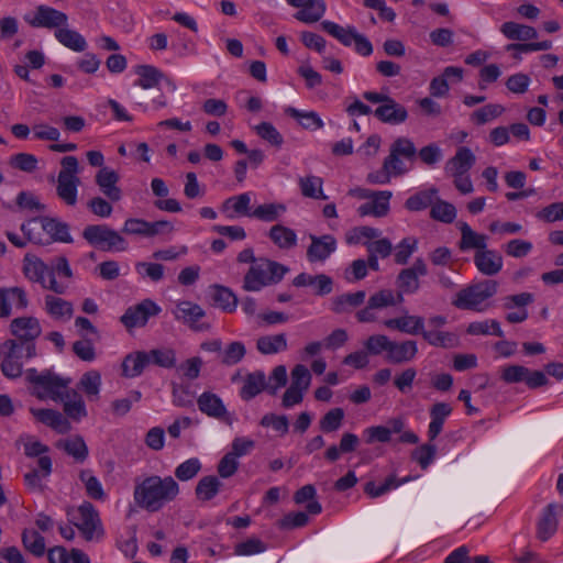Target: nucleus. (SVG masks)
Masks as SVG:
<instances>
[{"label": "nucleus", "instance_id": "1", "mask_svg": "<svg viewBox=\"0 0 563 563\" xmlns=\"http://www.w3.org/2000/svg\"><path fill=\"white\" fill-rule=\"evenodd\" d=\"M178 483L172 476L150 475L135 479L133 499L137 507L157 512L179 495Z\"/></svg>", "mask_w": 563, "mask_h": 563}, {"label": "nucleus", "instance_id": "2", "mask_svg": "<svg viewBox=\"0 0 563 563\" xmlns=\"http://www.w3.org/2000/svg\"><path fill=\"white\" fill-rule=\"evenodd\" d=\"M25 378L32 386L31 394L40 400L63 399L64 393L71 383L70 378L62 377L48 369L38 373L35 368H29L25 372Z\"/></svg>", "mask_w": 563, "mask_h": 563}, {"label": "nucleus", "instance_id": "3", "mask_svg": "<svg viewBox=\"0 0 563 563\" xmlns=\"http://www.w3.org/2000/svg\"><path fill=\"white\" fill-rule=\"evenodd\" d=\"M289 268L280 263L260 257L244 276L243 289L260 291L266 286L278 284Z\"/></svg>", "mask_w": 563, "mask_h": 563}, {"label": "nucleus", "instance_id": "4", "mask_svg": "<svg viewBox=\"0 0 563 563\" xmlns=\"http://www.w3.org/2000/svg\"><path fill=\"white\" fill-rule=\"evenodd\" d=\"M60 170L56 180V195L68 207H75L78 201L80 185L79 163L75 156H65L60 161Z\"/></svg>", "mask_w": 563, "mask_h": 563}, {"label": "nucleus", "instance_id": "5", "mask_svg": "<svg viewBox=\"0 0 563 563\" xmlns=\"http://www.w3.org/2000/svg\"><path fill=\"white\" fill-rule=\"evenodd\" d=\"M22 232L26 235L27 241L44 244L41 233L36 232L42 230L46 232L54 241L70 243L73 239L69 234V228L65 222L58 221L53 218H42L41 220L32 219L21 225Z\"/></svg>", "mask_w": 563, "mask_h": 563}, {"label": "nucleus", "instance_id": "6", "mask_svg": "<svg viewBox=\"0 0 563 563\" xmlns=\"http://www.w3.org/2000/svg\"><path fill=\"white\" fill-rule=\"evenodd\" d=\"M23 273L30 282L37 283L54 294L64 295L68 290V283L57 280L54 276L49 277V266L35 255L24 256Z\"/></svg>", "mask_w": 563, "mask_h": 563}, {"label": "nucleus", "instance_id": "7", "mask_svg": "<svg viewBox=\"0 0 563 563\" xmlns=\"http://www.w3.org/2000/svg\"><path fill=\"white\" fill-rule=\"evenodd\" d=\"M496 292L497 283L494 280H484L460 290L452 303L459 309L482 312L485 310L484 302Z\"/></svg>", "mask_w": 563, "mask_h": 563}, {"label": "nucleus", "instance_id": "8", "mask_svg": "<svg viewBox=\"0 0 563 563\" xmlns=\"http://www.w3.org/2000/svg\"><path fill=\"white\" fill-rule=\"evenodd\" d=\"M0 351L4 356L1 363L2 374L10 379H14L22 374L23 364L20 360L23 356L25 358L35 356V344L24 345L15 340H8L1 345Z\"/></svg>", "mask_w": 563, "mask_h": 563}, {"label": "nucleus", "instance_id": "9", "mask_svg": "<svg viewBox=\"0 0 563 563\" xmlns=\"http://www.w3.org/2000/svg\"><path fill=\"white\" fill-rule=\"evenodd\" d=\"M82 236L89 244L101 250L122 252L128 249L125 239L104 224L86 227Z\"/></svg>", "mask_w": 563, "mask_h": 563}, {"label": "nucleus", "instance_id": "10", "mask_svg": "<svg viewBox=\"0 0 563 563\" xmlns=\"http://www.w3.org/2000/svg\"><path fill=\"white\" fill-rule=\"evenodd\" d=\"M417 155V148L408 137H398L390 145L389 155L384 159L385 168L391 176H401L408 172V168L401 161V157L412 161Z\"/></svg>", "mask_w": 563, "mask_h": 563}, {"label": "nucleus", "instance_id": "11", "mask_svg": "<svg viewBox=\"0 0 563 563\" xmlns=\"http://www.w3.org/2000/svg\"><path fill=\"white\" fill-rule=\"evenodd\" d=\"M172 313L176 321L187 325L192 331H208L210 324L202 321L206 311L201 306L189 300L177 301Z\"/></svg>", "mask_w": 563, "mask_h": 563}, {"label": "nucleus", "instance_id": "12", "mask_svg": "<svg viewBox=\"0 0 563 563\" xmlns=\"http://www.w3.org/2000/svg\"><path fill=\"white\" fill-rule=\"evenodd\" d=\"M79 522L76 527L86 541L100 540L104 536V529L98 510L91 503L85 501L78 508Z\"/></svg>", "mask_w": 563, "mask_h": 563}, {"label": "nucleus", "instance_id": "13", "mask_svg": "<svg viewBox=\"0 0 563 563\" xmlns=\"http://www.w3.org/2000/svg\"><path fill=\"white\" fill-rule=\"evenodd\" d=\"M446 324V318L443 316H433L428 319V329L423 328V339L433 346L451 349L457 345L459 338L456 334L443 331Z\"/></svg>", "mask_w": 563, "mask_h": 563}, {"label": "nucleus", "instance_id": "14", "mask_svg": "<svg viewBox=\"0 0 563 563\" xmlns=\"http://www.w3.org/2000/svg\"><path fill=\"white\" fill-rule=\"evenodd\" d=\"M161 307L151 299H144L140 303L129 307L120 320L126 329L142 328L146 325L151 317L157 316Z\"/></svg>", "mask_w": 563, "mask_h": 563}, {"label": "nucleus", "instance_id": "15", "mask_svg": "<svg viewBox=\"0 0 563 563\" xmlns=\"http://www.w3.org/2000/svg\"><path fill=\"white\" fill-rule=\"evenodd\" d=\"M25 22L33 27L60 29L68 25V16L66 13L45 4H41L35 9L34 14L25 15Z\"/></svg>", "mask_w": 563, "mask_h": 563}, {"label": "nucleus", "instance_id": "16", "mask_svg": "<svg viewBox=\"0 0 563 563\" xmlns=\"http://www.w3.org/2000/svg\"><path fill=\"white\" fill-rule=\"evenodd\" d=\"M311 241L307 249V260L310 263L325 262L336 250V240L331 234H309Z\"/></svg>", "mask_w": 563, "mask_h": 563}, {"label": "nucleus", "instance_id": "17", "mask_svg": "<svg viewBox=\"0 0 563 563\" xmlns=\"http://www.w3.org/2000/svg\"><path fill=\"white\" fill-rule=\"evenodd\" d=\"M563 514V505L549 504L542 511L537 526V537L541 541L549 540L556 531L559 517Z\"/></svg>", "mask_w": 563, "mask_h": 563}, {"label": "nucleus", "instance_id": "18", "mask_svg": "<svg viewBox=\"0 0 563 563\" xmlns=\"http://www.w3.org/2000/svg\"><path fill=\"white\" fill-rule=\"evenodd\" d=\"M197 405L199 410L208 417L225 422L231 419L221 398L211 391L202 393L197 399Z\"/></svg>", "mask_w": 563, "mask_h": 563}, {"label": "nucleus", "instance_id": "19", "mask_svg": "<svg viewBox=\"0 0 563 563\" xmlns=\"http://www.w3.org/2000/svg\"><path fill=\"white\" fill-rule=\"evenodd\" d=\"M252 197L253 194L250 191L229 197L222 202L221 210L231 220L236 217L252 218Z\"/></svg>", "mask_w": 563, "mask_h": 563}, {"label": "nucleus", "instance_id": "20", "mask_svg": "<svg viewBox=\"0 0 563 563\" xmlns=\"http://www.w3.org/2000/svg\"><path fill=\"white\" fill-rule=\"evenodd\" d=\"M418 353L417 342L412 340H390L388 354L385 360L391 364H405L411 362Z\"/></svg>", "mask_w": 563, "mask_h": 563}, {"label": "nucleus", "instance_id": "21", "mask_svg": "<svg viewBox=\"0 0 563 563\" xmlns=\"http://www.w3.org/2000/svg\"><path fill=\"white\" fill-rule=\"evenodd\" d=\"M476 268L485 276H495L503 269V256L495 250L484 249L474 254Z\"/></svg>", "mask_w": 563, "mask_h": 563}, {"label": "nucleus", "instance_id": "22", "mask_svg": "<svg viewBox=\"0 0 563 563\" xmlns=\"http://www.w3.org/2000/svg\"><path fill=\"white\" fill-rule=\"evenodd\" d=\"M11 333L19 340L24 341L25 344L33 343V341L41 334V325L34 317H22L12 320Z\"/></svg>", "mask_w": 563, "mask_h": 563}, {"label": "nucleus", "instance_id": "23", "mask_svg": "<svg viewBox=\"0 0 563 563\" xmlns=\"http://www.w3.org/2000/svg\"><path fill=\"white\" fill-rule=\"evenodd\" d=\"M476 157L468 147H460L455 155L451 157L444 166V172L448 176H460L467 174L474 166Z\"/></svg>", "mask_w": 563, "mask_h": 563}, {"label": "nucleus", "instance_id": "24", "mask_svg": "<svg viewBox=\"0 0 563 563\" xmlns=\"http://www.w3.org/2000/svg\"><path fill=\"white\" fill-rule=\"evenodd\" d=\"M119 174L108 167H102L96 174V184L100 191L111 201H119L122 197V190L117 186Z\"/></svg>", "mask_w": 563, "mask_h": 563}, {"label": "nucleus", "instance_id": "25", "mask_svg": "<svg viewBox=\"0 0 563 563\" xmlns=\"http://www.w3.org/2000/svg\"><path fill=\"white\" fill-rule=\"evenodd\" d=\"M383 324L390 330L411 335H422L424 319L420 316L405 313L398 318L386 319Z\"/></svg>", "mask_w": 563, "mask_h": 563}, {"label": "nucleus", "instance_id": "26", "mask_svg": "<svg viewBox=\"0 0 563 563\" xmlns=\"http://www.w3.org/2000/svg\"><path fill=\"white\" fill-rule=\"evenodd\" d=\"M373 113L379 121L393 125L404 123L408 118L407 109L393 98L378 106Z\"/></svg>", "mask_w": 563, "mask_h": 563}, {"label": "nucleus", "instance_id": "27", "mask_svg": "<svg viewBox=\"0 0 563 563\" xmlns=\"http://www.w3.org/2000/svg\"><path fill=\"white\" fill-rule=\"evenodd\" d=\"M44 309L52 319L60 322H66L74 316L73 303L54 295L44 297Z\"/></svg>", "mask_w": 563, "mask_h": 563}, {"label": "nucleus", "instance_id": "28", "mask_svg": "<svg viewBox=\"0 0 563 563\" xmlns=\"http://www.w3.org/2000/svg\"><path fill=\"white\" fill-rule=\"evenodd\" d=\"M393 197V192L389 190L377 191L376 197L372 200L361 205L357 208V213L361 217L373 216L382 218L387 216L389 212V201Z\"/></svg>", "mask_w": 563, "mask_h": 563}, {"label": "nucleus", "instance_id": "29", "mask_svg": "<svg viewBox=\"0 0 563 563\" xmlns=\"http://www.w3.org/2000/svg\"><path fill=\"white\" fill-rule=\"evenodd\" d=\"M453 408L448 402H435L430 408V423L428 426V439L434 441L442 432L443 426L448 417L452 413Z\"/></svg>", "mask_w": 563, "mask_h": 563}, {"label": "nucleus", "instance_id": "30", "mask_svg": "<svg viewBox=\"0 0 563 563\" xmlns=\"http://www.w3.org/2000/svg\"><path fill=\"white\" fill-rule=\"evenodd\" d=\"M268 382L263 371H254L249 373L242 388L240 389V397L244 401H250L260 395L262 391L267 390Z\"/></svg>", "mask_w": 563, "mask_h": 563}, {"label": "nucleus", "instance_id": "31", "mask_svg": "<svg viewBox=\"0 0 563 563\" xmlns=\"http://www.w3.org/2000/svg\"><path fill=\"white\" fill-rule=\"evenodd\" d=\"M58 401L63 402L64 412L68 418L79 421L87 416L85 401L81 395L75 389L67 388L63 395V399Z\"/></svg>", "mask_w": 563, "mask_h": 563}, {"label": "nucleus", "instance_id": "32", "mask_svg": "<svg viewBox=\"0 0 563 563\" xmlns=\"http://www.w3.org/2000/svg\"><path fill=\"white\" fill-rule=\"evenodd\" d=\"M459 229L461 231V240L459 242L461 251L476 250V252H479L487 247L488 238L485 234L477 233L466 222H460Z\"/></svg>", "mask_w": 563, "mask_h": 563}, {"label": "nucleus", "instance_id": "33", "mask_svg": "<svg viewBox=\"0 0 563 563\" xmlns=\"http://www.w3.org/2000/svg\"><path fill=\"white\" fill-rule=\"evenodd\" d=\"M292 285L296 287L312 286L316 288L317 295L324 296L332 291L333 282L331 277L324 274L312 276L307 273H300L294 278Z\"/></svg>", "mask_w": 563, "mask_h": 563}, {"label": "nucleus", "instance_id": "34", "mask_svg": "<svg viewBox=\"0 0 563 563\" xmlns=\"http://www.w3.org/2000/svg\"><path fill=\"white\" fill-rule=\"evenodd\" d=\"M30 411L37 421L51 427L59 433H66L70 430L68 420L59 411L35 408H31Z\"/></svg>", "mask_w": 563, "mask_h": 563}, {"label": "nucleus", "instance_id": "35", "mask_svg": "<svg viewBox=\"0 0 563 563\" xmlns=\"http://www.w3.org/2000/svg\"><path fill=\"white\" fill-rule=\"evenodd\" d=\"M37 465L38 468H33L24 475V482L30 489L42 492L44 489L43 478L52 473V460L49 456H41Z\"/></svg>", "mask_w": 563, "mask_h": 563}, {"label": "nucleus", "instance_id": "36", "mask_svg": "<svg viewBox=\"0 0 563 563\" xmlns=\"http://www.w3.org/2000/svg\"><path fill=\"white\" fill-rule=\"evenodd\" d=\"M267 235L269 240L280 250H290L297 245V233L295 232V230L286 225H273L269 229Z\"/></svg>", "mask_w": 563, "mask_h": 563}, {"label": "nucleus", "instance_id": "37", "mask_svg": "<svg viewBox=\"0 0 563 563\" xmlns=\"http://www.w3.org/2000/svg\"><path fill=\"white\" fill-rule=\"evenodd\" d=\"M54 36L63 46L74 52H85L88 46L86 38L68 25L55 30Z\"/></svg>", "mask_w": 563, "mask_h": 563}, {"label": "nucleus", "instance_id": "38", "mask_svg": "<svg viewBox=\"0 0 563 563\" xmlns=\"http://www.w3.org/2000/svg\"><path fill=\"white\" fill-rule=\"evenodd\" d=\"M500 32L511 41H529L538 37V32L534 27L516 23L512 21L505 22L500 26Z\"/></svg>", "mask_w": 563, "mask_h": 563}, {"label": "nucleus", "instance_id": "39", "mask_svg": "<svg viewBox=\"0 0 563 563\" xmlns=\"http://www.w3.org/2000/svg\"><path fill=\"white\" fill-rule=\"evenodd\" d=\"M148 364L147 352H134L128 354L122 363V375L125 377L140 376Z\"/></svg>", "mask_w": 563, "mask_h": 563}, {"label": "nucleus", "instance_id": "40", "mask_svg": "<svg viewBox=\"0 0 563 563\" xmlns=\"http://www.w3.org/2000/svg\"><path fill=\"white\" fill-rule=\"evenodd\" d=\"M287 338L284 333L263 335L256 341V349L264 355L277 354L287 350Z\"/></svg>", "mask_w": 563, "mask_h": 563}, {"label": "nucleus", "instance_id": "41", "mask_svg": "<svg viewBox=\"0 0 563 563\" xmlns=\"http://www.w3.org/2000/svg\"><path fill=\"white\" fill-rule=\"evenodd\" d=\"M286 211L287 207L282 202L263 203L253 209L252 218L263 222H274L283 217Z\"/></svg>", "mask_w": 563, "mask_h": 563}, {"label": "nucleus", "instance_id": "42", "mask_svg": "<svg viewBox=\"0 0 563 563\" xmlns=\"http://www.w3.org/2000/svg\"><path fill=\"white\" fill-rule=\"evenodd\" d=\"M411 479V476H406L401 479H397L395 475H390L385 479V482L382 485L378 486L374 482H368L364 486V492L371 498H377L385 495L389 490L398 488L399 486L410 482Z\"/></svg>", "mask_w": 563, "mask_h": 563}, {"label": "nucleus", "instance_id": "43", "mask_svg": "<svg viewBox=\"0 0 563 563\" xmlns=\"http://www.w3.org/2000/svg\"><path fill=\"white\" fill-rule=\"evenodd\" d=\"M301 195L306 198L327 200L328 196L323 192V180L319 176L308 175L299 178Z\"/></svg>", "mask_w": 563, "mask_h": 563}, {"label": "nucleus", "instance_id": "44", "mask_svg": "<svg viewBox=\"0 0 563 563\" xmlns=\"http://www.w3.org/2000/svg\"><path fill=\"white\" fill-rule=\"evenodd\" d=\"M327 9L323 0H311L295 13V19L300 22L311 24L318 22L324 14Z\"/></svg>", "mask_w": 563, "mask_h": 563}, {"label": "nucleus", "instance_id": "45", "mask_svg": "<svg viewBox=\"0 0 563 563\" xmlns=\"http://www.w3.org/2000/svg\"><path fill=\"white\" fill-rule=\"evenodd\" d=\"M321 26L323 31L329 33L331 36L336 38L340 43H342L344 46H351L353 44V41L355 40V36L357 34V31L353 26L343 27L335 22L332 21H322Z\"/></svg>", "mask_w": 563, "mask_h": 563}, {"label": "nucleus", "instance_id": "46", "mask_svg": "<svg viewBox=\"0 0 563 563\" xmlns=\"http://www.w3.org/2000/svg\"><path fill=\"white\" fill-rule=\"evenodd\" d=\"M222 483L217 476L209 475L199 479L195 493L201 501L211 500L219 493Z\"/></svg>", "mask_w": 563, "mask_h": 563}, {"label": "nucleus", "instance_id": "47", "mask_svg": "<svg viewBox=\"0 0 563 563\" xmlns=\"http://www.w3.org/2000/svg\"><path fill=\"white\" fill-rule=\"evenodd\" d=\"M68 455L73 456L77 462H84L88 457V448L81 437H73L60 440L57 444Z\"/></svg>", "mask_w": 563, "mask_h": 563}, {"label": "nucleus", "instance_id": "48", "mask_svg": "<svg viewBox=\"0 0 563 563\" xmlns=\"http://www.w3.org/2000/svg\"><path fill=\"white\" fill-rule=\"evenodd\" d=\"M365 297L366 294L364 290L343 294L341 296L333 298L332 310L335 313H343L347 311L350 308H354L362 305L365 300Z\"/></svg>", "mask_w": 563, "mask_h": 563}, {"label": "nucleus", "instance_id": "49", "mask_svg": "<svg viewBox=\"0 0 563 563\" xmlns=\"http://www.w3.org/2000/svg\"><path fill=\"white\" fill-rule=\"evenodd\" d=\"M79 479L84 484L86 494L95 500H103L106 493L101 482L96 477L91 470H81Z\"/></svg>", "mask_w": 563, "mask_h": 563}, {"label": "nucleus", "instance_id": "50", "mask_svg": "<svg viewBox=\"0 0 563 563\" xmlns=\"http://www.w3.org/2000/svg\"><path fill=\"white\" fill-rule=\"evenodd\" d=\"M246 354L245 344L241 341L230 342L222 349L220 363L224 366H234L239 364Z\"/></svg>", "mask_w": 563, "mask_h": 563}, {"label": "nucleus", "instance_id": "51", "mask_svg": "<svg viewBox=\"0 0 563 563\" xmlns=\"http://www.w3.org/2000/svg\"><path fill=\"white\" fill-rule=\"evenodd\" d=\"M438 190L435 188H430L428 190H421L417 194L410 196L406 202L405 207L409 211H421L432 206L434 198L437 197Z\"/></svg>", "mask_w": 563, "mask_h": 563}, {"label": "nucleus", "instance_id": "52", "mask_svg": "<svg viewBox=\"0 0 563 563\" xmlns=\"http://www.w3.org/2000/svg\"><path fill=\"white\" fill-rule=\"evenodd\" d=\"M286 112L296 119L303 129L319 130L324 125L320 115L314 111H300L295 108H288Z\"/></svg>", "mask_w": 563, "mask_h": 563}, {"label": "nucleus", "instance_id": "53", "mask_svg": "<svg viewBox=\"0 0 563 563\" xmlns=\"http://www.w3.org/2000/svg\"><path fill=\"white\" fill-rule=\"evenodd\" d=\"M78 387L92 400L98 399L101 387V375L97 371L86 372L79 383Z\"/></svg>", "mask_w": 563, "mask_h": 563}, {"label": "nucleus", "instance_id": "54", "mask_svg": "<svg viewBox=\"0 0 563 563\" xmlns=\"http://www.w3.org/2000/svg\"><path fill=\"white\" fill-rule=\"evenodd\" d=\"M394 250V261L398 265L408 263L411 255L418 250V239L415 236L404 238Z\"/></svg>", "mask_w": 563, "mask_h": 563}, {"label": "nucleus", "instance_id": "55", "mask_svg": "<svg viewBox=\"0 0 563 563\" xmlns=\"http://www.w3.org/2000/svg\"><path fill=\"white\" fill-rule=\"evenodd\" d=\"M396 285L398 288V295L404 297V294L411 295L419 290L420 282L413 272L409 268H404L397 276Z\"/></svg>", "mask_w": 563, "mask_h": 563}, {"label": "nucleus", "instance_id": "56", "mask_svg": "<svg viewBox=\"0 0 563 563\" xmlns=\"http://www.w3.org/2000/svg\"><path fill=\"white\" fill-rule=\"evenodd\" d=\"M466 332L471 335L493 334L498 338H503L505 335L499 322L494 319L471 322L467 327Z\"/></svg>", "mask_w": 563, "mask_h": 563}, {"label": "nucleus", "instance_id": "57", "mask_svg": "<svg viewBox=\"0 0 563 563\" xmlns=\"http://www.w3.org/2000/svg\"><path fill=\"white\" fill-rule=\"evenodd\" d=\"M213 301L225 312H233L238 306L236 296L227 287L214 286L213 287Z\"/></svg>", "mask_w": 563, "mask_h": 563}, {"label": "nucleus", "instance_id": "58", "mask_svg": "<svg viewBox=\"0 0 563 563\" xmlns=\"http://www.w3.org/2000/svg\"><path fill=\"white\" fill-rule=\"evenodd\" d=\"M504 111L505 108L501 104L489 103L475 110L471 114V120L478 125H483L500 117Z\"/></svg>", "mask_w": 563, "mask_h": 563}, {"label": "nucleus", "instance_id": "59", "mask_svg": "<svg viewBox=\"0 0 563 563\" xmlns=\"http://www.w3.org/2000/svg\"><path fill=\"white\" fill-rule=\"evenodd\" d=\"M139 79L135 81L136 86L143 89H151L158 85L163 74L155 67L143 65L137 68Z\"/></svg>", "mask_w": 563, "mask_h": 563}, {"label": "nucleus", "instance_id": "60", "mask_svg": "<svg viewBox=\"0 0 563 563\" xmlns=\"http://www.w3.org/2000/svg\"><path fill=\"white\" fill-rule=\"evenodd\" d=\"M404 301L401 295H395L390 289H383L372 295L368 299L371 308L383 309L390 306H396Z\"/></svg>", "mask_w": 563, "mask_h": 563}, {"label": "nucleus", "instance_id": "61", "mask_svg": "<svg viewBox=\"0 0 563 563\" xmlns=\"http://www.w3.org/2000/svg\"><path fill=\"white\" fill-rule=\"evenodd\" d=\"M22 543L24 548L35 556H42L45 553V540L35 530H23Z\"/></svg>", "mask_w": 563, "mask_h": 563}, {"label": "nucleus", "instance_id": "62", "mask_svg": "<svg viewBox=\"0 0 563 563\" xmlns=\"http://www.w3.org/2000/svg\"><path fill=\"white\" fill-rule=\"evenodd\" d=\"M431 218L444 223H451L456 218L455 207L444 200H437L430 211Z\"/></svg>", "mask_w": 563, "mask_h": 563}, {"label": "nucleus", "instance_id": "63", "mask_svg": "<svg viewBox=\"0 0 563 563\" xmlns=\"http://www.w3.org/2000/svg\"><path fill=\"white\" fill-rule=\"evenodd\" d=\"M256 134L273 146L280 147L284 143L283 135L269 122H262L254 126Z\"/></svg>", "mask_w": 563, "mask_h": 563}, {"label": "nucleus", "instance_id": "64", "mask_svg": "<svg viewBox=\"0 0 563 563\" xmlns=\"http://www.w3.org/2000/svg\"><path fill=\"white\" fill-rule=\"evenodd\" d=\"M344 419V411L342 408H333L329 410L320 420L321 431L329 433L339 430Z\"/></svg>", "mask_w": 563, "mask_h": 563}]
</instances>
